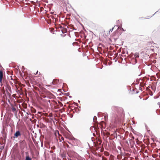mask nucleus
Instances as JSON below:
<instances>
[{
  "label": "nucleus",
  "mask_w": 160,
  "mask_h": 160,
  "mask_svg": "<svg viewBox=\"0 0 160 160\" xmlns=\"http://www.w3.org/2000/svg\"><path fill=\"white\" fill-rule=\"evenodd\" d=\"M26 114H28H28H29V113H28V112H26Z\"/></svg>",
  "instance_id": "obj_19"
},
{
  "label": "nucleus",
  "mask_w": 160,
  "mask_h": 160,
  "mask_svg": "<svg viewBox=\"0 0 160 160\" xmlns=\"http://www.w3.org/2000/svg\"><path fill=\"white\" fill-rule=\"evenodd\" d=\"M114 28V27H113L112 29H111L109 30V32L110 33V32H112V31Z\"/></svg>",
  "instance_id": "obj_12"
},
{
  "label": "nucleus",
  "mask_w": 160,
  "mask_h": 160,
  "mask_svg": "<svg viewBox=\"0 0 160 160\" xmlns=\"http://www.w3.org/2000/svg\"><path fill=\"white\" fill-rule=\"evenodd\" d=\"M78 102H80V101H79V100L78 101Z\"/></svg>",
  "instance_id": "obj_26"
},
{
  "label": "nucleus",
  "mask_w": 160,
  "mask_h": 160,
  "mask_svg": "<svg viewBox=\"0 0 160 160\" xmlns=\"http://www.w3.org/2000/svg\"><path fill=\"white\" fill-rule=\"evenodd\" d=\"M112 109L114 110L116 115L117 116V117H115V118L119 120L120 119L122 113V108L120 107H113Z\"/></svg>",
  "instance_id": "obj_1"
},
{
  "label": "nucleus",
  "mask_w": 160,
  "mask_h": 160,
  "mask_svg": "<svg viewBox=\"0 0 160 160\" xmlns=\"http://www.w3.org/2000/svg\"><path fill=\"white\" fill-rule=\"evenodd\" d=\"M19 143L20 144L24 143L25 142V141L24 140H21L20 141H19Z\"/></svg>",
  "instance_id": "obj_8"
},
{
  "label": "nucleus",
  "mask_w": 160,
  "mask_h": 160,
  "mask_svg": "<svg viewBox=\"0 0 160 160\" xmlns=\"http://www.w3.org/2000/svg\"><path fill=\"white\" fill-rule=\"evenodd\" d=\"M139 54L138 52H136L134 54V57L135 58H138L139 57Z\"/></svg>",
  "instance_id": "obj_6"
},
{
  "label": "nucleus",
  "mask_w": 160,
  "mask_h": 160,
  "mask_svg": "<svg viewBox=\"0 0 160 160\" xmlns=\"http://www.w3.org/2000/svg\"><path fill=\"white\" fill-rule=\"evenodd\" d=\"M75 139H75L74 137H73L72 138V140H75Z\"/></svg>",
  "instance_id": "obj_15"
},
{
  "label": "nucleus",
  "mask_w": 160,
  "mask_h": 160,
  "mask_svg": "<svg viewBox=\"0 0 160 160\" xmlns=\"http://www.w3.org/2000/svg\"><path fill=\"white\" fill-rule=\"evenodd\" d=\"M23 111L24 112H25V110H23Z\"/></svg>",
  "instance_id": "obj_20"
},
{
  "label": "nucleus",
  "mask_w": 160,
  "mask_h": 160,
  "mask_svg": "<svg viewBox=\"0 0 160 160\" xmlns=\"http://www.w3.org/2000/svg\"><path fill=\"white\" fill-rule=\"evenodd\" d=\"M102 160H105L104 159H103V158H102Z\"/></svg>",
  "instance_id": "obj_27"
},
{
  "label": "nucleus",
  "mask_w": 160,
  "mask_h": 160,
  "mask_svg": "<svg viewBox=\"0 0 160 160\" xmlns=\"http://www.w3.org/2000/svg\"><path fill=\"white\" fill-rule=\"evenodd\" d=\"M157 12H156L154 14H153V16L156 13H157Z\"/></svg>",
  "instance_id": "obj_21"
},
{
  "label": "nucleus",
  "mask_w": 160,
  "mask_h": 160,
  "mask_svg": "<svg viewBox=\"0 0 160 160\" xmlns=\"http://www.w3.org/2000/svg\"><path fill=\"white\" fill-rule=\"evenodd\" d=\"M120 28H121V29H122V31H125V30H124V29H123L122 27Z\"/></svg>",
  "instance_id": "obj_14"
},
{
  "label": "nucleus",
  "mask_w": 160,
  "mask_h": 160,
  "mask_svg": "<svg viewBox=\"0 0 160 160\" xmlns=\"http://www.w3.org/2000/svg\"><path fill=\"white\" fill-rule=\"evenodd\" d=\"M132 140H133H133H134V137H133V136H132Z\"/></svg>",
  "instance_id": "obj_16"
},
{
  "label": "nucleus",
  "mask_w": 160,
  "mask_h": 160,
  "mask_svg": "<svg viewBox=\"0 0 160 160\" xmlns=\"http://www.w3.org/2000/svg\"><path fill=\"white\" fill-rule=\"evenodd\" d=\"M3 75V72L1 70L0 71V85L1 86L3 85V81L2 80Z\"/></svg>",
  "instance_id": "obj_3"
},
{
  "label": "nucleus",
  "mask_w": 160,
  "mask_h": 160,
  "mask_svg": "<svg viewBox=\"0 0 160 160\" xmlns=\"http://www.w3.org/2000/svg\"><path fill=\"white\" fill-rule=\"evenodd\" d=\"M7 88L8 89V90L10 92H12V90H11V88L10 86H8L7 87Z\"/></svg>",
  "instance_id": "obj_9"
},
{
  "label": "nucleus",
  "mask_w": 160,
  "mask_h": 160,
  "mask_svg": "<svg viewBox=\"0 0 160 160\" xmlns=\"http://www.w3.org/2000/svg\"><path fill=\"white\" fill-rule=\"evenodd\" d=\"M41 147H43V143H42V142H41Z\"/></svg>",
  "instance_id": "obj_17"
},
{
  "label": "nucleus",
  "mask_w": 160,
  "mask_h": 160,
  "mask_svg": "<svg viewBox=\"0 0 160 160\" xmlns=\"http://www.w3.org/2000/svg\"><path fill=\"white\" fill-rule=\"evenodd\" d=\"M146 128H147V127L146 126Z\"/></svg>",
  "instance_id": "obj_28"
},
{
  "label": "nucleus",
  "mask_w": 160,
  "mask_h": 160,
  "mask_svg": "<svg viewBox=\"0 0 160 160\" xmlns=\"http://www.w3.org/2000/svg\"><path fill=\"white\" fill-rule=\"evenodd\" d=\"M32 158L28 155H27L25 158V160H32Z\"/></svg>",
  "instance_id": "obj_5"
},
{
  "label": "nucleus",
  "mask_w": 160,
  "mask_h": 160,
  "mask_svg": "<svg viewBox=\"0 0 160 160\" xmlns=\"http://www.w3.org/2000/svg\"><path fill=\"white\" fill-rule=\"evenodd\" d=\"M66 96H68L69 95V92H67V93H65V94Z\"/></svg>",
  "instance_id": "obj_13"
},
{
  "label": "nucleus",
  "mask_w": 160,
  "mask_h": 160,
  "mask_svg": "<svg viewBox=\"0 0 160 160\" xmlns=\"http://www.w3.org/2000/svg\"><path fill=\"white\" fill-rule=\"evenodd\" d=\"M25 153H26V154H27V153H28V152H26Z\"/></svg>",
  "instance_id": "obj_23"
},
{
  "label": "nucleus",
  "mask_w": 160,
  "mask_h": 160,
  "mask_svg": "<svg viewBox=\"0 0 160 160\" xmlns=\"http://www.w3.org/2000/svg\"><path fill=\"white\" fill-rule=\"evenodd\" d=\"M21 133L19 130H18L14 134V136L12 137V138H13V139H15L18 138L19 137L21 136Z\"/></svg>",
  "instance_id": "obj_2"
},
{
  "label": "nucleus",
  "mask_w": 160,
  "mask_h": 160,
  "mask_svg": "<svg viewBox=\"0 0 160 160\" xmlns=\"http://www.w3.org/2000/svg\"><path fill=\"white\" fill-rule=\"evenodd\" d=\"M129 143L130 145H132L134 143V141L132 139H131L129 140Z\"/></svg>",
  "instance_id": "obj_7"
},
{
  "label": "nucleus",
  "mask_w": 160,
  "mask_h": 160,
  "mask_svg": "<svg viewBox=\"0 0 160 160\" xmlns=\"http://www.w3.org/2000/svg\"><path fill=\"white\" fill-rule=\"evenodd\" d=\"M62 33H64V32H63L62 31Z\"/></svg>",
  "instance_id": "obj_24"
},
{
  "label": "nucleus",
  "mask_w": 160,
  "mask_h": 160,
  "mask_svg": "<svg viewBox=\"0 0 160 160\" xmlns=\"http://www.w3.org/2000/svg\"><path fill=\"white\" fill-rule=\"evenodd\" d=\"M93 135L94 136L95 135V134L94 133H93Z\"/></svg>",
  "instance_id": "obj_25"
},
{
  "label": "nucleus",
  "mask_w": 160,
  "mask_h": 160,
  "mask_svg": "<svg viewBox=\"0 0 160 160\" xmlns=\"http://www.w3.org/2000/svg\"><path fill=\"white\" fill-rule=\"evenodd\" d=\"M59 82L58 80H57L56 79H54L53 80V81L52 82V83L53 85H56Z\"/></svg>",
  "instance_id": "obj_4"
},
{
  "label": "nucleus",
  "mask_w": 160,
  "mask_h": 160,
  "mask_svg": "<svg viewBox=\"0 0 160 160\" xmlns=\"http://www.w3.org/2000/svg\"><path fill=\"white\" fill-rule=\"evenodd\" d=\"M69 97L70 98H72V96H69Z\"/></svg>",
  "instance_id": "obj_22"
},
{
  "label": "nucleus",
  "mask_w": 160,
  "mask_h": 160,
  "mask_svg": "<svg viewBox=\"0 0 160 160\" xmlns=\"http://www.w3.org/2000/svg\"><path fill=\"white\" fill-rule=\"evenodd\" d=\"M12 109L13 112H16V109L14 107H13L12 108Z\"/></svg>",
  "instance_id": "obj_10"
},
{
  "label": "nucleus",
  "mask_w": 160,
  "mask_h": 160,
  "mask_svg": "<svg viewBox=\"0 0 160 160\" xmlns=\"http://www.w3.org/2000/svg\"><path fill=\"white\" fill-rule=\"evenodd\" d=\"M97 119V118L96 116H94L93 117V120L94 122H95V120Z\"/></svg>",
  "instance_id": "obj_11"
},
{
  "label": "nucleus",
  "mask_w": 160,
  "mask_h": 160,
  "mask_svg": "<svg viewBox=\"0 0 160 160\" xmlns=\"http://www.w3.org/2000/svg\"><path fill=\"white\" fill-rule=\"evenodd\" d=\"M127 143L128 144V142H127Z\"/></svg>",
  "instance_id": "obj_29"
},
{
  "label": "nucleus",
  "mask_w": 160,
  "mask_h": 160,
  "mask_svg": "<svg viewBox=\"0 0 160 160\" xmlns=\"http://www.w3.org/2000/svg\"><path fill=\"white\" fill-rule=\"evenodd\" d=\"M38 71H37L36 73L35 74H38Z\"/></svg>",
  "instance_id": "obj_18"
}]
</instances>
